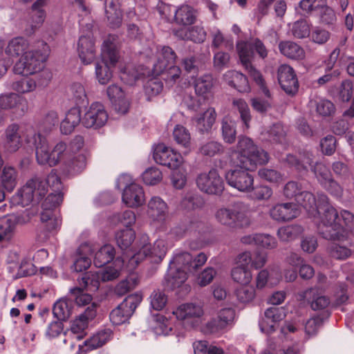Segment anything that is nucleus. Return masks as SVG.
<instances>
[{
  "label": "nucleus",
  "mask_w": 354,
  "mask_h": 354,
  "mask_svg": "<svg viewBox=\"0 0 354 354\" xmlns=\"http://www.w3.org/2000/svg\"><path fill=\"white\" fill-rule=\"evenodd\" d=\"M231 157L241 167L226 172L227 184L240 192H250L253 189L254 179L248 170H252L257 164L266 163L268 161V153L258 149L249 138L241 137L236 149L232 151Z\"/></svg>",
  "instance_id": "1"
},
{
  "label": "nucleus",
  "mask_w": 354,
  "mask_h": 354,
  "mask_svg": "<svg viewBox=\"0 0 354 354\" xmlns=\"http://www.w3.org/2000/svg\"><path fill=\"white\" fill-rule=\"evenodd\" d=\"M24 142L28 147L35 148L36 159L38 164L55 167L59 165L61 168L68 160L74 149H81L84 146V139L76 137L68 147L64 142H58L53 148L49 146L47 139L37 132L33 128L28 127L23 132Z\"/></svg>",
  "instance_id": "2"
},
{
  "label": "nucleus",
  "mask_w": 354,
  "mask_h": 354,
  "mask_svg": "<svg viewBox=\"0 0 354 354\" xmlns=\"http://www.w3.org/2000/svg\"><path fill=\"white\" fill-rule=\"evenodd\" d=\"M313 222L317 227V230L324 238L326 239H337L344 241L348 239L341 232L344 230L342 227L340 218L337 210L328 203V198L324 194L319 196V204L317 213L312 216Z\"/></svg>",
  "instance_id": "3"
},
{
  "label": "nucleus",
  "mask_w": 354,
  "mask_h": 354,
  "mask_svg": "<svg viewBox=\"0 0 354 354\" xmlns=\"http://www.w3.org/2000/svg\"><path fill=\"white\" fill-rule=\"evenodd\" d=\"M207 259L204 253L198 254L193 259L188 252H176L170 261L167 276L168 286L174 289L180 287L187 280L188 273L203 266Z\"/></svg>",
  "instance_id": "4"
},
{
  "label": "nucleus",
  "mask_w": 354,
  "mask_h": 354,
  "mask_svg": "<svg viewBox=\"0 0 354 354\" xmlns=\"http://www.w3.org/2000/svg\"><path fill=\"white\" fill-rule=\"evenodd\" d=\"M254 49L261 58H265L268 51L264 44L259 39H252L248 41H239L236 44V50L241 64L248 70L249 75L260 86L263 94L270 97V92L266 87L261 74L251 64L254 57Z\"/></svg>",
  "instance_id": "5"
},
{
  "label": "nucleus",
  "mask_w": 354,
  "mask_h": 354,
  "mask_svg": "<svg viewBox=\"0 0 354 354\" xmlns=\"http://www.w3.org/2000/svg\"><path fill=\"white\" fill-rule=\"evenodd\" d=\"M131 252L128 250L123 254L122 258H117L114 260L111 266H109L95 273H88L81 279L80 285H84L85 288L89 292H95L100 287V281H111L116 279L123 268L124 263L129 270H131L129 266Z\"/></svg>",
  "instance_id": "6"
},
{
  "label": "nucleus",
  "mask_w": 354,
  "mask_h": 354,
  "mask_svg": "<svg viewBox=\"0 0 354 354\" xmlns=\"http://www.w3.org/2000/svg\"><path fill=\"white\" fill-rule=\"evenodd\" d=\"M167 250L166 240L163 238L157 239L153 244V248L149 243V238L147 234L140 236L136 243V248L130 250L131 258L129 261V266L134 269L140 262L149 256H153L162 260L165 256Z\"/></svg>",
  "instance_id": "7"
},
{
  "label": "nucleus",
  "mask_w": 354,
  "mask_h": 354,
  "mask_svg": "<svg viewBox=\"0 0 354 354\" xmlns=\"http://www.w3.org/2000/svg\"><path fill=\"white\" fill-rule=\"evenodd\" d=\"M176 55L169 46L156 48V60L153 63V73L155 75L163 74L165 80L171 84L175 82L181 73L178 66H174Z\"/></svg>",
  "instance_id": "8"
},
{
  "label": "nucleus",
  "mask_w": 354,
  "mask_h": 354,
  "mask_svg": "<svg viewBox=\"0 0 354 354\" xmlns=\"http://www.w3.org/2000/svg\"><path fill=\"white\" fill-rule=\"evenodd\" d=\"M101 59V62L96 64L95 76L100 84H106L112 77L110 68L114 66L119 59L117 46L110 39L102 44Z\"/></svg>",
  "instance_id": "9"
},
{
  "label": "nucleus",
  "mask_w": 354,
  "mask_h": 354,
  "mask_svg": "<svg viewBox=\"0 0 354 354\" xmlns=\"http://www.w3.org/2000/svg\"><path fill=\"white\" fill-rule=\"evenodd\" d=\"M286 160L289 164L294 165L299 170L301 169H307L308 167H310L313 170L318 181L324 187H327V183L330 182V183L335 187V190L333 191V192H335L336 194H339L340 185L333 179L329 169L324 164L321 162L316 163V165L313 166L311 154L304 156L301 160V162L298 161L292 155H288Z\"/></svg>",
  "instance_id": "10"
},
{
  "label": "nucleus",
  "mask_w": 354,
  "mask_h": 354,
  "mask_svg": "<svg viewBox=\"0 0 354 354\" xmlns=\"http://www.w3.org/2000/svg\"><path fill=\"white\" fill-rule=\"evenodd\" d=\"M48 47L45 44V53L38 50H30L21 57L15 63L13 71L15 73L23 75H30L40 72L44 68V62L47 58Z\"/></svg>",
  "instance_id": "11"
},
{
  "label": "nucleus",
  "mask_w": 354,
  "mask_h": 354,
  "mask_svg": "<svg viewBox=\"0 0 354 354\" xmlns=\"http://www.w3.org/2000/svg\"><path fill=\"white\" fill-rule=\"evenodd\" d=\"M47 192L42 180L39 178L30 180L26 183L12 198L14 205L23 207L28 205L34 198L39 199Z\"/></svg>",
  "instance_id": "12"
},
{
  "label": "nucleus",
  "mask_w": 354,
  "mask_h": 354,
  "mask_svg": "<svg viewBox=\"0 0 354 354\" xmlns=\"http://www.w3.org/2000/svg\"><path fill=\"white\" fill-rule=\"evenodd\" d=\"M171 313L178 320L182 321L186 327L194 328L200 325L204 310L200 304L186 302L178 305Z\"/></svg>",
  "instance_id": "13"
},
{
  "label": "nucleus",
  "mask_w": 354,
  "mask_h": 354,
  "mask_svg": "<svg viewBox=\"0 0 354 354\" xmlns=\"http://www.w3.org/2000/svg\"><path fill=\"white\" fill-rule=\"evenodd\" d=\"M142 300L140 293L127 296L110 314V320L114 325L127 322Z\"/></svg>",
  "instance_id": "14"
},
{
  "label": "nucleus",
  "mask_w": 354,
  "mask_h": 354,
  "mask_svg": "<svg viewBox=\"0 0 354 354\" xmlns=\"http://www.w3.org/2000/svg\"><path fill=\"white\" fill-rule=\"evenodd\" d=\"M153 158L156 163L166 166L172 170L180 167L185 162L180 153L162 143L158 144L153 147Z\"/></svg>",
  "instance_id": "15"
},
{
  "label": "nucleus",
  "mask_w": 354,
  "mask_h": 354,
  "mask_svg": "<svg viewBox=\"0 0 354 354\" xmlns=\"http://www.w3.org/2000/svg\"><path fill=\"white\" fill-rule=\"evenodd\" d=\"M109 115L104 106L100 102H93L84 110L82 124L86 128L99 129L106 124Z\"/></svg>",
  "instance_id": "16"
},
{
  "label": "nucleus",
  "mask_w": 354,
  "mask_h": 354,
  "mask_svg": "<svg viewBox=\"0 0 354 354\" xmlns=\"http://www.w3.org/2000/svg\"><path fill=\"white\" fill-rule=\"evenodd\" d=\"M199 189L208 194L218 195L224 189V183L216 169L200 174L196 178Z\"/></svg>",
  "instance_id": "17"
},
{
  "label": "nucleus",
  "mask_w": 354,
  "mask_h": 354,
  "mask_svg": "<svg viewBox=\"0 0 354 354\" xmlns=\"http://www.w3.org/2000/svg\"><path fill=\"white\" fill-rule=\"evenodd\" d=\"M235 319V311L232 308L221 309L218 315V319L209 322L203 328V332L209 334H218L226 328L231 327Z\"/></svg>",
  "instance_id": "18"
},
{
  "label": "nucleus",
  "mask_w": 354,
  "mask_h": 354,
  "mask_svg": "<svg viewBox=\"0 0 354 354\" xmlns=\"http://www.w3.org/2000/svg\"><path fill=\"white\" fill-rule=\"evenodd\" d=\"M147 216L151 223L162 224L168 216V205L159 196H152L147 203Z\"/></svg>",
  "instance_id": "19"
},
{
  "label": "nucleus",
  "mask_w": 354,
  "mask_h": 354,
  "mask_svg": "<svg viewBox=\"0 0 354 354\" xmlns=\"http://www.w3.org/2000/svg\"><path fill=\"white\" fill-rule=\"evenodd\" d=\"M96 315V305L92 304L87 307L84 313L79 315L74 319L71 326V333L73 334V339H82L85 335V330L88 326V323L94 319Z\"/></svg>",
  "instance_id": "20"
},
{
  "label": "nucleus",
  "mask_w": 354,
  "mask_h": 354,
  "mask_svg": "<svg viewBox=\"0 0 354 354\" xmlns=\"http://www.w3.org/2000/svg\"><path fill=\"white\" fill-rule=\"evenodd\" d=\"M41 230L38 234L41 241H46L50 234L56 232L61 225V219L58 214L52 210L43 211L41 214Z\"/></svg>",
  "instance_id": "21"
},
{
  "label": "nucleus",
  "mask_w": 354,
  "mask_h": 354,
  "mask_svg": "<svg viewBox=\"0 0 354 354\" xmlns=\"http://www.w3.org/2000/svg\"><path fill=\"white\" fill-rule=\"evenodd\" d=\"M284 317L285 313L282 308L270 307L266 309L259 322L261 331L268 335L272 333L277 328L279 322Z\"/></svg>",
  "instance_id": "22"
},
{
  "label": "nucleus",
  "mask_w": 354,
  "mask_h": 354,
  "mask_svg": "<svg viewBox=\"0 0 354 354\" xmlns=\"http://www.w3.org/2000/svg\"><path fill=\"white\" fill-rule=\"evenodd\" d=\"M278 81L282 89L288 94H293L298 90L297 76L292 67L283 64L278 68Z\"/></svg>",
  "instance_id": "23"
},
{
  "label": "nucleus",
  "mask_w": 354,
  "mask_h": 354,
  "mask_svg": "<svg viewBox=\"0 0 354 354\" xmlns=\"http://www.w3.org/2000/svg\"><path fill=\"white\" fill-rule=\"evenodd\" d=\"M94 252V245L90 243H84L77 248L72 270L80 272L87 270L91 265L90 256Z\"/></svg>",
  "instance_id": "24"
},
{
  "label": "nucleus",
  "mask_w": 354,
  "mask_h": 354,
  "mask_svg": "<svg viewBox=\"0 0 354 354\" xmlns=\"http://www.w3.org/2000/svg\"><path fill=\"white\" fill-rule=\"evenodd\" d=\"M106 93L115 111L120 114L127 113L129 108V100L120 86L115 84H111L107 88Z\"/></svg>",
  "instance_id": "25"
},
{
  "label": "nucleus",
  "mask_w": 354,
  "mask_h": 354,
  "mask_svg": "<svg viewBox=\"0 0 354 354\" xmlns=\"http://www.w3.org/2000/svg\"><path fill=\"white\" fill-rule=\"evenodd\" d=\"M122 199L123 203L130 207L141 206L145 201V193L142 187L136 183L126 185Z\"/></svg>",
  "instance_id": "26"
},
{
  "label": "nucleus",
  "mask_w": 354,
  "mask_h": 354,
  "mask_svg": "<svg viewBox=\"0 0 354 354\" xmlns=\"http://www.w3.org/2000/svg\"><path fill=\"white\" fill-rule=\"evenodd\" d=\"M81 149H74L61 168L62 171L70 175L82 172L86 167V156Z\"/></svg>",
  "instance_id": "27"
},
{
  "label": "nucleus",
  "mask_w": 354,
  "mask_h": 354,
  "mask_svg": "<svg viewBox=\"0 0 354 354\" xmlns=\"http://www.w3.org/2000/svg\"><path fill=\"white\" fill-rule=\"evenodd\" d=\"M300 210L293 203L277 204L270 210V215L275 221H286L299 215Z\"/></svg>",
  "instance_id": "28"
},
{
  "label": "nucleus",
  "mask_w": 354,
  "mask_h": 354,
  "mask_svg": "<svg viewBox=\"0 0 354 354\" xmlns=\"http://www.w3.org/2000/svg\"><path fill=\"white\" fill-rule=\"evenodd\" d=\"M77 52L81 61L84 64H89L95 59V44L90 35H82L80 37L77 44Z\"/></svg>",
  "instance_id": "29"
},
{
  "label": "nucleus",
  "mask_w": 354,
  "mask_h": 354,
  "mask_svg": "<svg viewBox=\"0 0 354 354\" xmlns=\"http://www.w3.org/2000/svg\"><path fill=\"white\" fill-rule=\"evenodd\" d=\"M112 337V332L110 329L99 331L93 335L88 340L84 342V345H80L77 354H86L88 351L102 346Z\"/></svg>",
  "instance_id": "30"
},
{
  "label": "nucleus",
  "mask_w": 354,
  "mask_h": 354,
  "mask_svg": "<svg viewBox=\"0 0 354 354\" xmlns=\"http://www.w3.org/2000/svg\"><path fill=\"white\" fill-rule=\"evenodd\" d=\"M172 6L166 5L163 6V12L171 11ZM175 21L180 25L187 26L194 23L196 17L195 10L188 5H182L177 9L174 8Z\"/></svg>",
  "instance_id": "31"
},
{
  "label": "nucleus",
  "mask_w": 354,
  "mask_h": 354,
  "mask_svg": "<svg viewBox=\"0 0 354 354\" xmlns=\"http://www.w3.org/2000/svg\"><path fill=\"white\" fill-rule=\"evenodd\" d=\"M22 146L21 135L19 133V127L11 124L8 127L5 132L3 147L8 152H15Z\"/></svg>",
  "instance_id": "32"
},
{
  "label": "nucleus",
  "mask_w": 354,
  "mask_h": 354,
  "mask_svg": "<svg viewBox=\"0 0 354 354\" xmlns=\"http://www.w3.org/2000/svg\"><path fill=\"white\" fill-rule=\"evenodd\" d=\"M30 50L28 41L22 37H17L9 41L5 52L8 56L20 58Z\"/></svg>",
  "instance_id": "33"
},
{
  "label": "nucleus",
  "mask_w": 354,
  "mask_h": 354,
  "mask_svg": "<svg viewBox=\"0 0 354 354\" xmlns=\"http://www.w3.org/2000/svg\"><path fill=\"white\" fill-rule=\"evenodd\" d=\"M175 35L184 40H190L195 43H203L206 39V32L202 26H194L189 28H183Z\"/></svg>",
  "instance_id": "34"
},
{
  "label": "nucleus",
  "mask_w": 354,
  "mask_h": 354,
  "mask_svg": "<svg viewBox=\"0 0 354 354\" xmlns=\"http://www.w3.org/2000/svg\"><path fill=\"white\" fill-rule=\"evenodd\" d=\"M82 122L80 111L77 108H72L66 114L60 124V131L63 134H70Z\"/></svg>",
  "instance_id": "35"
},
{
  "label": "nucleus",
  "mask_w": 354,
  "mask_h": 354,
  "mask_svg": "<svg viewBox=\"0 0 354 354\" xmlns=\"http://www.w3.org/2000/svg\"><path fill=\"white\" fill-rule=\"evenodd\" d=\"M225 81L239 92H248L250 86L246 77L236 71H229L224 75Z\"/></svg>",
  "instance_id": "36"
},
{
  "label": "nucleus",
  "mask_w": 354,
  "mask_h": 354,
  "mask_svg": "<svg viewBox=\"0 0 354 354\" xmlns=\"http://www.w3.org/2000/svg\"><path fill=\"white\" fill-rule=\"evenodd\" d=\"M0 106L4 109H17L22 112L26 110V100L16 93L3 94L0 95Z\"/></svg>",
  "instance_id": "37"
},
{
  "label": "nucleus",
  "mask_w": 354,
  "mask_h": 354,
  "mask_svg": "<svg viewBox=\"0 0 354 354\" xmlns=\"http://www.w3.org/2000/svg\"><path fill=\"white\" fill-rule=\"evenodd\" d=\"M213 87L214 80L210 75L199 77L194 82L196 94L204 100L212 96Z\"/></svg>",
  "instance_id": "38"
},
{
  "label": "nucleus",
  "mask_w": 354,
  "mask_h": 354,
  "mask_svg": "<svg viewBox=\"0 0 354 354\" xmlns=\"http://www.w3.org/2000/svg\"><path fill=\"white\" fill-rule=\"evenodd\" d=\"M234 216L232 229L248 227L252 222L248 208L242 204L234 205Z\"/></svg>",
  "instance_id": "39"
},
{
  "label": "nucleus",
  "mask_w": 354,
  "mask_h": 354,
  "mask_svg": "<svg viewBox=\"0 0 354 354\" xmlns=\"http://www.w3.org/2000/svg\"><path fill=\"white\" fill-rule=\"evenodd\" d=\"M324 5L325 0H301L295 8V12L299 15L308 17L313 14L317 15Z\"/></svg>",
  "instance_id": "40"
},
{
  "label": "nucleus",
  "mask_w": 354,
  "mask_h": 354,
  "mask_svg": "<svg viewBox=\"0 0 354 354\" xmlns=\"http://www.w3.org/2000/svg\"><path fill=\"white\" fill-rule=\"evenodd\" d=\"M216 117L214 109L209 107L203 113L196 116L194 120L196 128L200 131H207L212 127Z\"/></svg>",
  "instance_id": "41"
},
{
  "label": "nucleus",
  "mask_w": 354,
  "mask_h": 354,
  "mask_svg": "<svg viewBox=\"0 0 354 354\" xmlns=\"http://www.w3.org/2000/svg\"><path fill=\"white\" fill-rule=\"evenodd\" d=\"M304 299L310 302L313 310H320L326 308L329 304V299L326 297L322 295L318 290L311 288L305 291L301 295Z\"/></svg>",
  "instance_id": "42"
},
{
  "label": "nucleus",
  "mask_w": 354,
  "mask_h": 354,
  "mask_svg": "<svg viewBox=\"0 0 354 354\" xmlns=\"http://www.w3.org/2000/svg\"><path fill=\"white\" fill-rule=\"evenodd\" d=\"M46 0H37L32 6L30 12V26L32 30L39 28L46 19V12L44 6Z\"/></svg>",
  "instance_id": "43"
},
{
  "label": "nucleus",
  "mask_w": 354,
  "mask_h": 354,
  "mask_svg": "<svg viewBox=\"0 0 354 354\" xmlns=\"http://www.w3.org/2000/svg\"><path fill=\"white\" fill-rule=\"evenodd\" d=\"M279 48L284 56L294 59H302L305 57L304 50L295 42L286 41L279 44Z\"/></svg>",
  "instance_id": "44"
},
{
  "label": "nucleus",
  "mask_w": 354,
  "mask_h": 354,
  "mask_svg": "<svg viewBox=\"0 0 354 354\" xmlns=\"http://www.w3.org/2000/svg\"><path fill=\"white\" fill-rule=\"evenodd\" d=\"M18 174L17 170L9 165L3 167L0 174V180L2 186L8 192L13 191L17 184Z\"/></svg>",
  "instance_id": "45"
},
{
  "label": "nucleus",
  "mask_w": 354,
  "mask_h": 354,
  "mask_svg": "<svg viewBox=\"0 0 354 354\" xmlns=\"http://www.w3.org/2000/svg\"><path fill=\"white\" fill-rule=\"evenodd\" d=\"M115 255L114 247L105 244L95 253L93 263L96 267H102L113 260Z\"/></svg>",
  "instance_id": "46"
},
{
  "label": "nucleus",
  "mask_w": 354,
  "mask_h": 354,
  "mask_svg": "<svg viewBox=\"0 0 354 354\" xmlns=\"http://www.w3.org/2000/svg\"><path fill=\"white\" fill-rule=\"evenodd\" d=\"M16 218L5 216L0 218V242H8L14 236Z\"/></svg>",
  "instance_id": "47"
},
{
  "label": "nucleus",
  "mask_w": 354,
  "mask_h": 354,
  "mask_svg": "<svg viewBox=\"0 0 354 354\" xmlns=\"http://www.w3.org/2000/svg\"><path fill=\"white\" fill-rule=\"evenodd\" d=\"M311 30V24L305 19H299L289 24L290 34L297 39L309 37Z\"/></svg>",
  "instance_id": "48"
},
{
  "label": "nucleus",
  "mask_w": 354,
  "mask_h": 354,
  "mask_svg": "<svg viewBox=\"0 0 354 354\" xmlns=\"http://www.w3.org/2000/svg\"><path fill=\"white\" fill-rule=\"evenodd\" d=\"M281 279V274L277 270H272L269 272L267 270H261L256 279L257 287L263 288L267 283L270 286H274L279 283Z\"/></svg>",
  "instance_id": "49"
},
{
  "label": "nucleus",
  "mask_w": 354,
  "mask_h": 354,
  "mask_svg": "<svg viewBox=\"0 0 354 354\" xmlns=\"http://www.w3.org/2000/svg\"><path fill=\"white\" fill-rule=\"evenodd\" d=\"M296 201L308 212L310 216H312L314 213H317L319 200L317 201L315 196L311 193L301 192V193L297 195Z\"/></svg>",
  "instance_id": "50"
},
{
  "label": "nucleus",
  "mask_w": 354,
  "mask_h": 354,
  "mask_svg": "<svg viewBox=\"0 0 354 354\" xmlns=\"http://www.w3.org/2000/svg\"><path fill=\"white\" fill-rule=\"evenodd\" d=\"M136 232L132 228L118 230L115 235L117 245L122 250L128 249L134 241Z\"/></svg>",
  "instance_id": "51"
},
{
  "label": "nucleus",
  "mask_w": 354,
  "mask_h": 354,
  "mask_svg": "<svg viewBox=\"0 0 354 354\" xmlns=\"http://www.w3.org/2000/svg\"><path fill=\"white\" fill-rule=\"evenodd\" d=\"M53 312L59 320L67 319L72 313V301L65 298L59 299L54 304Z\"/></svg>",
  "instance_id": "52"
},
{
  "label": "nucleus",
  "mask_w": 354,
  "mask_h": 354,
  "mask_svg": "<svg viewBox=\"0 0 354 354\" xmlns=\"http://www.w3.org/2000/svg\"><path fill=\"white\" fill-rule=\"evenodd\" d=\"M232 104L233 109L239 113L240 118L244 125V129H248L251 120L250 111L248 104L243 99L235 98L233 99Z\"/></svg>",
  "instance_id": "53"
},
{
  "label": "nucleus",
  "mask_w": 354,
  "mask_h": 354,
  "mask_svg": "<svg viewBox=\"0 0 354 354\" xmlns=\"http://www.w3.org/2000/svg\"><path fill=\"white\" fill-rule=\"evenodd\" d=\"M302 232L303 228L300 225H287L278 230L277 236L281 241L290 242L295 240Z\"/></svg>",
  "instance_id": "54"
},
{
  "label": "nucleus",
  "mask_w": 354,
  "mask_h": 354,
  "mask_svg": "<svg viewBox=\"0 0 354 354\" xmlns=\"http://www.w3.org/2000/svg\"><path fill=\"white\" fill-rule=\"evenodd\" d=\"M235 121L229 115L225 116L222 120V136L225 142L232 143L236 138Z\"/></svg>",
  "instance_id": "55"
},
{
  "label": "nucleus",
  "mask_w": 354,
  "mask_h": 354,
  "mask_svg": "<svg viewBox=\"0 0 354 354\" xmlns=\"http://www.w3.org/2000/svg\"><path fill=\"white\" fill-rule=\"evenodd\" d=\"M173 137L179 145L187 149L190 147L191 136L189 131L183 126L178 124L174 127Z\"/></svg>",
  "instance_id": "56"
},
{
  "label": "nucleus",
  "mask_w": 354,
  "mask_h": 354,
  "mask_svg": "<svg viewBox=\"0 0 354 354\" xmlns=\"http://www.w3.org/2000/svg\"><path fill=\"white\" fill-rule=\"evenodd\" d=\"M234 215V206L232 208L221 207L216 212L215 218L221 225L232 229Z\"/></svg>",
  "instance_id": "57"
},
{
  "label": "nucleus",
  "mask_w": 354,
  "mask_h": 354,
  "mask_svg": "<svg viewBox=\"0 0 354 354\" xmlns=\"http://www.w3.org/2000/svg\"><path fill=\"white\" fill-rule=\"evenodd\" d=\"M233 280L241 285H248L252 279L251 272L245 268L234 266L231 272Z\"/></svg>",
  "instance_id": "58"
},
{
  "label": "nucleus",
  "mask_w": 354,
  "mask_h": 354,
  "mask_svg": "<svg viewBox=\"0 0 354 354\" xmlns=\"http://www.w3.org/2000/svg\"><path fill=\"white\" fill-rule=\"evenodd\" d=\"M162 178L161 171L156 167H149L142 174V180L147 185H156L162 180Z\"/></svg>",
  "instance_id": "59"
},
{
  "label": "nucleus",
  "mask_w": 354,
  "mask_h": 354,
  "mask_svg": "<svg viewBox=\"0 0 354 354\" xmlns=\"http://www.w3.org/2000/svg\"><path fill=\"white\" fill-rule=\"evenodd\" d=\"M167 323V319L163 315H157L153 317L152 328L154 333L158 335H168L171 328Z\"/></svg>",
  "instance_id": "60"
},
{
  "label": "nucleus",
  "mask_w": 354,
  "mask_h": 354,
  "mask_svg": "<svg viewBox=\"0 0 354 354\" xmlns=\"http://www.w3.org/2000/svg\"><path fill=\"white\" fill-rule=\"evenodd\" d=\"M330 32L319 26H315L310 30V39L312 42L322 45L326 43L330 39Z\"/></svg>",
  "instance_id": "61"
},
{
  "label": "nucleus",
  "mask_w": 354,
  "mask_h": 354,
  "mask_svg": "<svg viewBox=\"0 0 354 354\" xmlns=\"http://www.w3.org/2000/svg\"><path fill=\"white\" fill-rule=\"evenodd\" d=\"M330 255L337 259H344L351 254V250L339 243H333L328 248Z\"/></svg>",
  "instance_id": "62"
},
{
  "label": "nucleus",
  "mask_w": 354,
  "mask_h": 354,
  "mask_svg": "<svg viewBox=\"0 0 354 354\" xmlns=\"http://www.w3.org/2000/svg\"><path fill=\"white\" fill-rule=\"evenodd\" d=\"M139 283V277L136 274H130L126 279L120 282L116 286V291L120 295L135 288Z\"/></svg>",
  "instance_id": "63"
},
{
  "label": "nucleus",
  "mask_w": 354,
  "mask_h": 354,
  "mask_svg": "<svg viewBox=\"0 0 354 354\" xmlns=\"http://www.w3.org/2000/svg\"><path fill=\"white\" fill-rule=\"evenodd\" d=\"M261 354H296L292 348L285 351L283 348L272 339L268 340L266 347Z\"/></svg>",
  "instance_id": "64"
}]
</instances>
